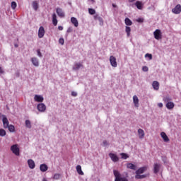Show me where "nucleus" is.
<instances>
[{"mask_svg": "<svg viewBox=\"0 0 181 181\" xmlns=\"http://www.w3.org/2000/svg\"><path fill=\"white\" fill-rule=\"evenodd\" d=\"M67 33H71V32H73V28L71 27H69L67 30H66Z\"/></svg>", "mask_w": 181, "mask_h": 181, "instance_id": "49530a36", "label": "nucleus"}, {"mask_svg": "<svg viewBox=\"0 0 181 181\" xmlns=\"http://www.w3.org/2000/svg\"><path fill=\"white\" fill-rule=\"evenodd\" d=\"M25 127H26V128H28L29 129H30V128H32V123L30 122V120H29V119L25 120Z\"/></svg>", "mask_w": 181, "mask_h": 181, "instance_id": "7c9ffc66", "label": "nucleus"}, {"mask_svg": "<svg viewBox=\"0 0 181 181\" xmlns=\"http://www.w3.org/2000/svg\"><path fill=\"white\" fill-rule=\"evenodd\" d=\"M142 70H143V71H148L149 70V69L148 68V66H144L142 67Z\"/></svg>", "mask_w": 181, "mask_h": 181, "instance_id": "a18cd8bd", "label": "nucleus"}, {"mask_svg": "<svg viewBox=\"0 0 181 181\" xmlns=\"http://www.w3.org/2000/svg\"><path fill=\"white\" fill-rule=\"evenodd\" d=\"M163 100L165 104H168V103H170V101H172V98L169 95H166L163 97Z\"/></svg>", "mask_w": 181, "mask_h": 181, "instance_id": "b1692460", "label": "nucleus"}, {"mask_svg": "<svg viewBox=\"0 0 181 181\" xmlns=\"http://www.w3.org/2000/svg\"><path fill=\"white\" fill-rule=\"evenodd\" d=\"M133 101H134L135 107H139V99H138L137 95L133 96Z\"/></svg>", "mask_w": 181, "mask_h": 181, "instance_id": "a211bd4d", "label": "nucleus"}, {"mask_svg": "<svg viewBox=\"0 0 181 181\" xmlns=\"http://www.w3.org/2000/svg\"><path fill=\"white\" fill-rule=\"evenodd\" d=\"M7 128L8 129V131L10 132H15V126L14 125L8 124V127H7Z\"/></svg>", "mask_w": 181, "mask_h": 181, "instance_id": "2f4dec72", "label": "nucleus"}, {"mask_svg": "<svg viewBox=\"0 0 181 181\" xmlns=\"http://www.w3.org/2000/svg\"><path fill=\"white\" fill-rule=\"evenodd\" d=\"M158 107H159L160 108H162V107H163V103H158Z\"/></svg>", "mask_w": 181, "mask_h": 181, "instance_id": "603ef678", "label": "nucleus"}, {"mask_svg": "<svg viewBox=\"0 0 181 181\" xmlns=\"http://www.w3.org/2000/svg\"><path fill=\"white\" fill-rule=\"evenodd\" d=\"M37 108L40 112H45V111H46V105L44 103H39Z\"/></svg>", "mask_w": 181, "mask_h": 181, "instance_id": "423d86ee", "label": "nucleus"}, {"mask_svg": "<svg viewBox=\"0 0 181 181\" xmlns=\"http://www.w3.org/2000/svg\"><path fill=\"white\" fill-rule=\"evenodd\" d=\"M113 175L115 177V181H121V173H119V171L114 170Z\"/></svg>", "mask_w": 181, "mask_h": 181, "instance_id": "39448f33", "label": "nucleus"}, {"mask_svg": "<svg viewBox=\"0 0 181 181\" xmlns=\"http://www.w3.org/2000/svg\"><path fill=\"white\" fill-rule=\"evenodd\" d=\"M161 137L163 138L164 142H169V137L166 135V133L162 132L160 133Z\"/></svg>", "mask_w": 181, "mask_h": 181, "instance_id": "6ab92c4d", "label": "nucleus"}, {"mask_svg": "<svg viewBox=\"0 0 181 181\" xmlns=\"http://www.w3.org/2000/svg\"><path fill=\"white\" fill-rule=\"evenodd\" d=\"M16 6H17L16 2L12 1L11 2V8H12V9H16Z\"/></svg>", "mask_w": 181, "mask_h": 181, "instance_id": "58836bf2", "label": "nucleus"}, {"mask_svg": "<svg viewBox=\"0 0 181 181\" xmlns=\"http://www.w3.org/2000/svg\"><path fill=\"white\" fill-rule=\"evenodd\" d=\"M98 21H99V24L100 25V26H103V25H104V21L103 20V18H98Z\"/></svg>", "mask_w": 181, "mask_h": 181, "instance_id": "ea45409f", "label": "nucleus"}, {"mask_svg": "<svg viewBox=\"0 0 181 181\" xmlns=\"http://www.w3.org/2000/svg\"><path fill=\"white\" fill-rule=\"evenodd\" d=\"M45 36V28L43 26H40L38 30V37L42 39Z\"/></svg>", "mask_w": 181, "mask_h": 181, "instance_id": "6e6552de", "label": "nucleus"}, {"mask_svg": "<svg viewBox=\"0 0 181 181\" xmlns=\"http://www.w3.org/2000/svg\"><path fill=\"white\" fill-rule=\"evenodd\" d=\"M128 169H132V170H136V165L132 163L127 164Z\"/></svg>", "mask_w": 181, "mask_h": 181, "instance_id": "c85d7f7f", "label": "nucleus"}, {"mask_svg": "<svg viewBox=\"0 0 181 181\" xmlns=\"http://www.w3.org/2000/svg\"><path fill=\"white\" fill-rule=\"evenodd\" d=\"M125 32L127 35V37H129V36H131V27L126 26Z\"/></svg>", "mask_w": 181, "mask_h": 181, "instance_id": "c756f323", "label": "nucleus"}, {"mask_svg": "<svg viewBox=\"0 0 181 181\" xmlns=\"http://www.w3.org/2000/svg\"><path fill=\"white\" fill-rule=\"evenodd\" d=\"M124 23L127 25V26H132V21L131 19L126 18L124 19Z\"/></svg>", "mask_w": 181, "mask_h": 181, "instance_id": "cd10ccee", "label": "nucleus"}, {"mask_svg": "<svg viewBox=\"0 0 181 181\" xmlns=\"http://www.w3.org/2000/svg\"><path fill=\"white\" fill-rule=\"evenodd\" d=\"M172 12L175 13V15H179L181 12V5L177 4L174 8H173Z\"/></svg>", "mask_w": 181, "mask_h": 181, "instance_id": "0eeeda50", "label": "nucleus"}, {"mask_svg": "<svg viewBox=\"0 0 181 181\" xmlns=\"http://www.w3.org/2000/svg\"><path fill=\"white\" fill-rule=\"evenodd\" d=\"M145 57H148L149 60H152V55L151 54L147 53L145 54Z\"/></svg>", "mask_w": 181, "mask_h": 181, "instance_id": "79ce46f5", "label": "nucleus"}, {"mask_svg": "<svg viewBox=\"0 0 181 181\" xmlns=\"http://www.w3.org/2000/svg\"><path fill=\"white\" fill-rule=\"evenodd\" d=\"M90 1V2H92V4H94L95 2V0H88Z\"/></svg>", "mask_w": 181, "mask_h": 181, "instance_id": "6e6d98bb", "label": "nucleus"}, {"mask_svg": "<svg viewBox=\"0 0 181 181\" xmlns=\"http://www.w3.org/2000/svg\"><path fill=\"white\" fill-rule=\"evenodd\" d=\"M37 54L38 57H40V58L43 57V55L42 54V52H40V49H37Z\"/></svg>", "mask_w": 181, "mask_h": 181, "instance_id": "a19ab883", "label": "nucleus"}, {"mask_svg": "<svg viewBox=\"0 0 181 181\" xmlns=\"http://www.w3.org/2000/svg\"><path fill=\"white\" fill-rule=\"evenodd\" d=\"M33 8L34 11H37L39 9V3L37 1H33Z\"/></svg>", "mask_w": 181, "mask_h": 181, "instance_id": "bb28decb", "label": "nucleus"}, {"mask_svg": "<svg viewBox=\"0 0 181 181\" xmlns=\"http://www.w3.org/2000/svg\"><path fill=\"white\" fill-rule=\"evenodd\" d=\"M11 151L16 155V156H19V147H18V144H14L11 146Z\"/></svg>", "mask_w": 181, "mask_h": 181, "instance_id": "f257e3e1", "label": "nucleus"}, {"mask_svg": "<svg viewBox=\"0 0 181 181\" xmlns=\"http://www.w3.org/2000/svg\"><path fill=\"white\" fill-rule=\"evenodd\" d=\"M28 164L30 169H35V161H33V160L29 159L28 160Z\"/></svg>", "mask_w": 181, "mask_h": 181, "instance_id": "f3484780", "label": "nucleus"}, {"mask_svg": "<svg viewBox=\"0 0 181 181\" xmlns=\"http://www.w3.org/2000/svg\"><path fill=\"white\" fill-rule=\"evenodd\" d=\"M35 101H37V103H43V96L40 95H35L34 97Z\"/></svg>", "mask_w": 181, "mask_h": 181, "instance_id": "f8f14e48", "label": "nucleus"}, {"mask_svg": "<svg viewBox=\"0 0 181 181\" xmlns=\"http://www.w3.org/2000/svg\"><path fill=\"white\" fill-rule=\"evenodd\" d=\"M136 22H139V23H142V22H144V18H138L137 20H136Z\"/></svg>", "mask_w": 181, "mask_h": 181, "instance_id": "09e8293b", "label": "nucleus"}, {"mask_svg": "<svg viewBox=\"0 0 181 181\" xmlns=\"http://www.w3.org/2000/svg\"><path fill=\"white\" fill-rule=\"evenodd\" d=\"M2 121H3L4 128H8V127H9V121L8 120V118L5 117V115H3Z\"/></svg>", "mask_w": 181, "mask_h": 181, "instance_id": "9d476101", "label": "nucleus"}, {"mask_svg": "<svg viewBox=\"0 0 181 181\" xmlns=\"http://www.w3.org/2000/svg\"><path fill=\"white\" fill-rule=\"evenodd\" d=\"M146 170V167H141L139 168L137 170H136V175H141L144 173Z\"/></svg>", "mask_w": 181, "mask_h": 181, "instance_id": "aec40b11", "label": "nucleus"}, {"mask_svg": "<svg viewBox=\"0 0 181 181\" xmlns=\"http://www.w3.org/2000/svg\"><path fill=\"white\" fill-rule=\"evenodd\" d=\"M129 2H135V0H129Z\"/></svg>", "mask_w": 181, "mask_h": 181, "instance_id": "13d9d810", "label": "nucleus"}, {"mask_svg": "<svg viewBox=\"0 0 181 181\" xmlns=\"http://www.w3.org/2000/svg\"><path fill=\"white\" fill-rule=\"evenodd\" d=\"M71 95H72V97H77V92L72 91L71 92Z\"/></svg>", "mask_w": 181, "mask_h": 181, "instance_id": "de8ad7c7", "label": "nucleus"}, {"mask_svg": "<svg viewBox=\"0 0 181 181\" xmlns=\"http://www.w3.org/2000/svg\"><path fill=\"white\" fill-rule=\"evenodd\" d=\"M58 29H59V30H63V26L59 25V26L58 27Z\"/></svg>", "mask_w": 181, "mask_h": 181, "instance_id": "864d4df0", "label": "nucleus"}, {"mask_svg": "<svg viewBox=\"0 0 181 181\" xmlns=\"http://www.w3.org/2000/svg\"><path fill=\"white\" fill-rule=\"evenodd\" d=\"M59 43H60V45H64V39H63V38H60L59 40Z\"/></svg>", "mask_w": 181, "mask_h": 181, "instance_id": "c03bdc74", "label": "nucleus"}, {"mask_svg": "<svg viewBox=\"0 0 181 181\" xmlns=\"http://www.w3.org/2000/svg\"><path fill=\"white\" fill-rule=\"evenodd\" d=\"M76 171L78 173V175H81V176H83L84 175V173L81 170V165H78L76 166Z\"/></svg>", "mask_w": 181, "mask_h": 181, "instance_id": "393cba45", "label": "nucleus"}, {"mask_svg": "<svg viewBox=\"0 0 181 181\" xmlns=\"http://www.w3.org/2000/svg\"><path fill=\"white\" fill-rule=\"evenodd\" d=\"M154 37L156 39V40H160V39H162V31L160 30L157 29L153 32Z\"/></svg>", "mask_w": 181, "mask_h": 181, "instance_id": "f03ea898", "label": "nucleus"}, {"mask_svg": "<svg viewBox=\"0 0 181 181\" xmlns=\"http://www.w3.org/2000/svg\"><path fill=\"white\" fill-rule=\"evenodd\" d=\"M90 15H95V10L94 8H88Z\"/></svg>", "mask_w": 181, "mask_h": 181, "instance_id": "c9c22d12", "label": "nucleus"}, {"mask_svg": "<svg viewBox=\"0 0 181 181\" xmlns=\"http://www.w3.org/2000/svg\"><path fill=\"white\" fill-rule=\"evenodd\" d=\"M138 134L140 139H143L144 136H145V132L142 129H138Z\"/></svg>", "mask_w": 181, "mask_h": 181, "instance_id": "4be33fe9", "label": "nucleus"}, {"mask_svg": "<svg viewBox=\"0 0 181 181\" xmlns=\"http://www.w3.org/2000/svg\"><path fill=\"white\" fill-rule=\"evenodd\" d=\"M146 177V175H139V174H136L135 175V179H145Z\"/></svg>", "mask_w": 181, "mask_h": 181, "instance_id": "72a5a7b5", "label": "nucleus"}, {"mask_svg": "<svg viewBox=\"0 0 181 181\" xmlns=\"http://www.w3.org/2000/svg\"><path fill=\"white\" fill-rule=\"evenodd\" d=\"M135 6H136L137 9H142V2L136 1L135 3Z\"/></svg>", "mask_w": 181, "mask_h": 181, "instance_id": "473e14b6", "label": "nucleus"}, {"mask_svg": "<svg viewBox=\"0 0 181 181\" xmlns=\"http://www.w3.org/2000/svg\"><path fill=\"white\" fill-rule=\"evenodd\" d=\"M103 146H108V145H110V144H108V141H107V140H104L103 141Z\"/></svg>", "mask_w": 181, "mask_h": 181, "instance_id": "37998d69", "label": "nucleus"}, {"mask_svg": "<svg viewBox=\"0 0 181 181\" xmlns=\"http://www.w3.org/2000/svg\"><path fill=\"white\" fill-rule=\"evenodd\" d=\"M110 62L112 67H117L118 66V64L117 63V58L112 55L110 57Z\"/></svg>", "mask_w": 181, "mask_h": 181, "instance_id": "20e7f679", "label": "nucleus"}, {"mask_svg": "<svg viewBox=\"0 0 181 181\" xmlns=\"http://www.w3.org/2000/svg\"><path fill=\"white\" fill-rule=\"evenodd\" d=\"M98 18H100V16H98V15L96 14L94 16L95 21H98Z\"/></svg>", "mask_w": 181, "mask_h": 181, "instance_id": "3c124183", "label": "nucleus"}, {"mask_svg": "<svg viewBox=\"0 0 181 181\" xmlns=\"http://www.w3.org/2000/svg\"><path fill=\"white\" fill-rule=\"evenodd\" d=\"M165 107L168 110H173L175 108V103L173 102H168L166 103Z\"/></svg>", "mask_w": 181, "mask_h": 181, "instance_id": "4468645a", "label": "nucleus"}, {"mask_svg": "<svg viewBox=\"0 0 181 181\" xmlns=\"http://www.w3.org/2000/svg\"><path fill=\"white\" fill-rule=\"evenodd\" d=\"M112 6H113V8H117V5H115L114 4H112Z\"/></svg>", "mask_w": 181, "mask_h": 181, "instance_id": "4d7b16f0", "label": "nucleus"}, {"mask_svg": "<svg viewBox=\"0 0 181 181\" xmlns=\"http://www.w3.org/2000/svg\"><path fill=\"white\" fill-rule=\"evenodd\" d=\"M160 170V164H159V163H154L153 173H155L156 175V173H159Z\"/></svg>", "mask_w": 181, "mask_h": 181, "instance_id": "9b49d317", "label": "nucleus"}, {"mask_svg": "<svg viewBox=\"0 0 181 181\" xmlns=\"http://www.w3.org/2000/svg\"><path fill=\"white\" fill-rule=\"evenodd\" d=\"M120 181H128V179L125 177H120Z\"/></svg>", "mask_w": 181, "mask_h": 181, "instance_id": "8fccbe9b", "label": "nucleus"}, {"mask_svg": "<svg viewBox=\"0 0 181 181\" xmlns=\"http://www.w3.org/2000/svg\"><path fill=\"white\" fill-rule=\"evenodd\" d=\"M49 169V167H47V165L46 164H41L40 165V170L41 172H46Z\"/></svg>", "mask_w": 181, "mask_h": 181, "instance_id": "5701e85b", "label": "nucleus"}, {"mask_svg": "<svg viewBox=\"0 0 181 181\" xmlns=\"http://www.w3.org/2000/svg\"><path fill=\"white\" fill-rule=\"evenodd\" d=\"M0 74H4V70H2V68L0 66Z\"/></svg>", "mask_w": 181, "mask_h": 181, "instance_id": "5fc2aeb1", "label": "nucleus"}, {"mask_svg": "<svg viewBox=\"0 0 181 181\" xmlns=\"http://www.w3.org/2000/svg\"><path fill=\"white\" fill-rule=\"evenodd\" d=\"M57 16L56 15V13H53L52 14V23L54 25V26H57Z\"/></svg>", "mask_w": 181, "mask_h": 181, "instance_id": "412c9836", "label": "nucleus"}, {"mask_svg": "<svg viewBox=\"0 0 181 181\" xmlns=\"http://www.w3.org/2000/svg\"><path fill=\"white\" fill-rule=\"evenodd\" d=\"M42 181H47V180L46 178H43Z\"/></svg>", "mask_w": 181, "mask_h": 181, "instance_id": "052dcab7", "label": "nucleus"}, {"mask_svg": "<svg viewBox=\"0 0 181 181\" xmlns=\"http://www.w3.org/2000/svg\"><path fill=\"white\" fill-rule=\"evenodd\" d=\"M83 67H84V66L83 65V64L78 62V63H75L72 67V70L74 71H78V70H80V69H83Z\"/></svg>", "mask_w": 181, "mask_h": 181, "instance_id": "7ed1b4c3", "label": "nucleus"}, {"mask_svg": "<svg viewBox=\"0 0 181 181\" xmlns=\"http://www.w3.org/2000/svg\"><path fill=\"white\" fill-rule=\"evenodd\" d=\"M31 62L35 67H39V59L36 57L31 58Z\"/></svg>", "mask_w": 181, "mask_h": 181, "instance_id": "ddd939ff", "label": "nucleus"}, {"mask_svg": "<svg viewBox=\"0 0 181 181\" xmlns=\"http://www.w3.org/2000/svg\"><path fill=\"white\" fill-rule=\"evenodd\" d=\"M14 46L15 47H18L19 45H18V44H15Z\"/></svg>", "mask_w": 181, "mask_h": 181, "instance_id": "bf43d9fd", "label": "nucleus"}, {"mask_svg": "<svg viewBox=\"0 0 181 181\" xmlns=\"http://www.w3.org/2000/svg\"><path fill=\"white\" fill-rule=\"evenodd\" d=\"M53 179H55V180H59V179H60V174L59 173L54 174Z\"/></svg>", "mask_w": 181, "mask_h": 181, "instance_id": "4c0bfd02", "label": "nucleus"}, {"mask_svg": "<svg viewBox=\"0 0 181 181\" xmlns=\"http://www.w3.org/2000/svg\"><path fill=\"white\" fill-rule=\"evenodd\" d=\"M152 86L155 90H159V82L154 81L152 83Z\"/></svg>", "mask_w": 181, "mask_h": 181, "instance_id": "a878e982", "label": "nucleus"}, {"mask_svg": "<svg viewBox=\"0 0 181 181\" xmlns=\"http://www.w3.org/2000/svg\"><path fill=\"white\" fill-rule=\"evenodd\" d=\"M57 13L60 18H64V12H63V10L62 8H57Z\"/></svg>", "mask_w": 181, "mask_h": 181, "instance_id": "2eb2a0df", "label": "nucleus"}, {"mask_svg": "<svg viewBox=\"0 0 181 181\" xmlns=\"http://www.w3.org/2000/svg\"><path fill=\"white\" fill-rule=\"evenodd\" d=\"M120 155L122 156V159H128V158H129V156H128V155L124 153H122Z\"/></svg>", "mask_w": 181, "mask_h": 181, "instance_id": "e433bc0d", "label": "nucleus"}, {"mask_svg": "<svg viewBox=\"0 0 181 181\" xmlns=\"http://www.w3.org/2000/svg\"><path fill=\"white\" fill-rule=\"evenodd\" d=\"M71 22L73 23V25H74L75 28L78 27V21L75 17L71 18Z\"/></svg>", "mask_w": 181, "mask_h": 181, "instance_id": "dca6fc26", "label": "nucleus"}, {"mask_svg": "<svg viewBox=\"0 0 181 181\" xmlns=\"http://www.w3.org/2000/svg\"><path fill=\"white\" fill-rule=\"evenodd\" d=\"M6 132L4 129H0V136H5Z\"/></svg>", "mask_w": 181, "mask_h": 181, "instance_id": "f704fd0d", "label": "nucleus"}, {"mask_svg": "<svg viewBox=\"0 0 181 181\" xmlns=\"http://www.w3.org/2000/svg\"><path fill=\"white\" fill-rule=\"evenodd\" d=\"M109 156H110V159H112V162H118V160H119V158H118V156L116 154L110 153Z\"/></svg>", "mask_w": 181, "mask_h": 181, "instance_id": "1a4fd4ad", "label": "nucleus"}]
</instances>
